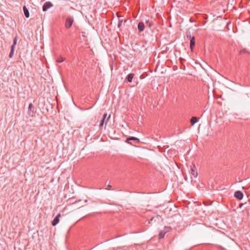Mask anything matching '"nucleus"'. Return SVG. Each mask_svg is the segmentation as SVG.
I'll return each instance as SVG.
<instances>
[{"label": "nucleus", "instance_id": "2", "mask_svg": "<svg viewBox=\"0 0 250 250\" xmlns=\"http://www.w3.org/2000/svg\"><path fill=\"white\" fill-rule=\"evenodd\" d=\"M35 114V107L32 104H30L28 106V114L30 116H33Z\"/></svg>", "mask_w": 250, "mask_h": 250}, {"label": "nucleus", "instance_id": "8", "mask_svg": "<svg viewBox=\"0 0 250 250\" xmlns=\"http://www.w3.org/2000/svg\"><path fill=\"white\" fill-rule=\"evenodd\" d=\"M61 216V215L60 213H59L53 219V221L52 222V225L53 226H56L59 222V218Z\"/></svg>", "mask_w": 250, "mask_h": 250}, {"label": "nucleus", "instance_id": "12", "mask_svg": "<svg viewBox=\"0 0 250 250\" xmlns=\"http://www.w3.org/2000/svg\"><path fill=\"white\" fill-rule=\"evenodd\" d=\"M134 76V74L133 73L129 74L127 76V80L129 82H131L132 79Z\"/></svg>", "mask_w": 250, "mask_h": 250}, {"label": "nucleus", "instance_id": "17", "mask_svg": "<svg viewBox=\"0 0 250 250\" xmlns=\"http://www.w3.org/2000/svg\"><path fill=\"white\" fill-rule=\"evenodd\" d=\"M17 37H15L14 40V41H13V45L11 46H14V48H15V46L16 45V44H17Z\"/></svg>", "mask_w": 250, "mask_h": 250}, {"label": "nucleus", "instance_id": "22", "mask_svg": "<svg viewBox=\"0 0 250 250\" xmlns=\"http://www.w3.org/2000/svg\"><path fill=\"white\" fill-rule=\"evenodd\" d=\"M242 205H243V204H240V207L241 208V207L242 206Z\"/></svg>", "mask_w": 250, "mask_h": 250}, {"label": "nucleus", "instance_id": "20", "mask_svg": "<svg viewBox=\"0 0 250 250\" xmlns=\"http://www.w3.org/2000/svg\"><path fill=\"white\" fill-rule=\"evenodd\" d=\"M187 37L189 40L192 38V37L191 36L190 32H187Z\"/></svg>", "mask_w": 250, "mask_h": 250}, {"label": "nucleus", "instance_id": "11", "mask_svg": "<svg viewBox=\"0 0 250 250\" xmlns=\"http://www.w3.org/2000/svg\"><path fill=\"white\" fill-rule=\"evenodd\" d=\"M23 11H24V13L25 16L26 18H29V12L28 11V9L27 8V7L25 6H23Z\"/></svg>", "mask_w": 250, "mask_h": 250}, {"label": "nucleus", "instance_id": "10", "mask_svg": "<svg viewBox=\"0 0 250 250\" xmlns=\"http://www.w3.org/2000/svg\"><path fill=\"white\" fill-rule=\"evenodd\" d=\"M190 48L191 50H193V47L195 46V37L193 36L191 39H190Z\"/></svg>", "mask_w": 250, "mask_h": 250}, {"label": "nucleus", "instance_id": "9", "mask_svg": "<svg viewBox=\"0 0 250 250\" xmlns=\"http://www.w3.org/2000/svg\"><path fill=\"white\" fill-rule=\"evenodd\" d=\"M145 27V23L142 21H140L138 24V29L140 32L144 31Z\"/></svg>", "mask_w": 250, "mask_h": 250}, {"label": "nucleus", "instance_id": "3", "mask_svg": "<svg viewBox=\"0 0 250 250\" xmlns=\"http://www.w3.org/2000/svg\"><path fill=\"white\" fill-rule=\"evenodd\" d=\"M189 172L191 174V178H196L197 176V172L196 170V168L194 166L190 168Z\"/></svg>", "mask_w": 250, "mask_h": 250}, {"label": "nucleus", "instance_id": "7", "mask_svg": "<svg viewBox=\"0 0 250 250\" xmlns=\"http://www.w3.org/2000/svg\"><path fill=\"white\" fill-rule=\"evenodd\" d=\"M234 197L238 200H241L243 197V194L241 191H236L234 193Z\"/></svg>", "mask_w": 250, "mask_h": 250}, {"label": "nucleus", "instance_id": "5", "mask_svg": "<svg viewBox=\"0 0 250 250\" xmlns=\"http://www.w3.org/2000/svg\"><path fill=\"white\" fill-rule=\"evenodd\" d=\"M53 6L52 3L51 2L47 1L45 2L42 6V10L46 11L48 9L51 7Z\"/></svg>", "mask_w": 250, "mask_h": 250}, {"label": "nucleus", "instance_id": "19", "mask_svg": "<svg viewBox=\"0 0 250 250\" xmlns=\"http://www.w3.org/2000/svg\"><path fill=\"white\" fill-rule=\"evenodd\" d=\"M165 236V233L162 232H161L160 233H159V239H162L163 238H164Z\"/></svg>", "mask_w": 250, "mask_h": 250}, {"label": "nucleus", "instance_id": "21", "mask_svg": "<svg viewBox=\"0 0 250 250\" xmlns=\"http://www.w3.org/2000/svg\"><path fill=\"white\" fill-rule=\"evenodd\" d=\"M111 187H112V186L111 185H108L105 189L107 190H110V189H111Z\"/></svg>", "mask_w": 250, "mask_h": 250}, {"label": "nucleus", "instance_id": "6", "mask_svg": "<svg viewBox=\"0 0 250 250\" xmlns=\"http://www.w3.org/2000/svg\"><path fill=\"white\" fill-rule=\"evenodd\" d=\"M145 23L147 26L150 28L153 24V21L151 18L145 19Z\"/></svg>", "mask_w": 250, "mask_h": 250}, {"label": "nucleus", "instance_id": "14", "mask_svg": "<svg viewBox=\"0 0 250 250\" xmlns=\"http://www.w3.org/2000/svg\"><path fill=\"white\" fill-rule=\"evenodd\" d=\"M64 60V59L62 57V56H60L58 57L56 59V62L58 63H61L63 62Z\"/></svg>", "mask_w": 250, "mask_h": 250}, {"label": "nucleus", "instance_id": "4", "mask_svg": "<svg viewBox=\"0 0 250 250\" xmlns=\"http://www.w3.org/2000/svg\"><path fill=\"white\" fill-rule=\"evenodd\" d=\"M106 116H107V114H106V113H105L104 115L103 118L101 122V123L100 124V127H102L104 125V123H105V125H106L107 121L109 120V119L110 118V115H109V116L107 117V118L106 119Z\"/></svg>", "mask_w": 250, "mask_h": 250}, {"label": "nucleus", "instance_id": "13", "mask_svg": "<svg viewBox=\"0 0 250 250\" xmlns=\"http://www.w3.org/2000/svg\"><path fill=\"white\" fill-rule=\"evenodd\" d=\"M190 123L192 125H194L197 122V118L195 117H192L190 119Z\"/></svg>", "mask_w": 250, "mask_h": 250}, {"label": "nucleus", "instance_id": "1", "mask_svg": "<svg viewBox=\"0 0 250 250\" xmlns=\"http://www.w3.org/2000/svg\"><path fill=\"white\" fill-rule=\"evenodd\" d=\"M74 22V18L71 16H68L66 18L65 23V27L67 29H69L73 23Z\"/></svg>", "mask_w": 250, "mask_h": 250}, {"label": "nucleus", "instance_id": "18", "mask_svg": "<svg viewBox=\"0 0 250 250\" xmlns=\"http://www.w3.org/2000/svg\"><path fill=\"white\" fill-rule=\"evenodd\" d=\"M123 20L122 19H119V22H118V27H120L122 24V22H123Z\"/></svg>", "mask_w": 250, "mask_h": 250}, {"label": "nucleus", "instance_id": "15", "mask_svg": "<svg viewBox=\"0 0 250 250\" xmlns=\"http://www.w3.org/2000/svg\"><path fill=\"white\" fill-rule=\"evenodd\" d=\"M14 49L15 48H14V46H11V51H10L9 55V57L10 58H12V57L13 56L14 52Z\"/></svg>", "mask_w": 250, "mask_h": 250}, {"label": "nucleus", "instance_id": "16", "mask_svg": "<svg viewBox=\"0 0 250 250\" xmlns=\"http://www.w3.org/2000/svg\"><path fill=\"white\" fill-rule=\"evenodd\" d=\"M127 140H135V141H137V142L139 141V139L134 137H131L130 138H128Z\"/></svg>", "mask_w": 250, "mask_h": 250}]
</instances>
